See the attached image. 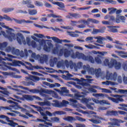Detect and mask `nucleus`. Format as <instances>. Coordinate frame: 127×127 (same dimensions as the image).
Instances as JSON below:
<instances>
[{
	"label": "nucleus",
	"instance_id": "f257e3e1",
	"mask_svg": "<svg viewBox=\"0 0 127 127\" xmlns=\"http://www.w3.org/2000/svg\"><path fill=\"white\" fill-rule=\"evenodd\" d=\"M12 64L13 66H18L19 67H20V66H24L29 71H33L34 69H36L37 70H38V69H43L42 67L39 65H32L31 63L27 62L24 63L20 61H14L12 62Z\"/></svg>",
	"mask_w": 127,
	"mask_h": 127
},
{
	"label": "nucleus",
	"instance_id": "f03ea898",
	"mask_svg": "<svg viewBox=\"0 0 127 127\" xmlns=\"http://www.w3.org/2000/svg\"><path fill=\"white\" fill-rule=\"evenodd\" d=\"M93 96H94V97H96V98H98V97H101V98H105V97H106V98H107L108 100L112 101L113 103H115V104H119L120 102H124V99L122 98V96L121 95H119L118 94H116V95L111 94V97H113L114 98L109 97V95L107 94H104L103 93L93 94ZM114 98H117L116 99Z\"/></svg>",
	"mask_w": 127,
	"mask_h": 127
},
{
	"label": "nucleus",
	"instance_id": "7ed1b4c3",
	"mask_svg": "<svg viewBox=\"0 0 127 127\" xmlns=\"http://www.w3.org/2000/svg\"><path fill=\"white\" fill-rule=\"evenodd\" d=\"M3 19H5L6 20H7V21H12V20H14L16 23H17V24H22V23H31V22H32V21H31L25 20L24 19L18 20L14 18H12V19H11L10 17L6 15H4V17L0 15V21H2Z\"/></svg>",
	"mask_w": 127,
	"mask_h": 127
},
{
	"label": "nucleus",
	"instance_id": "20e7f679",
	"mask_svg": "<svg viewBox=\"0 0 127 127\" xmlns=\"http://www.w3.org/2000/svg\"><path fill=\"white\" fill-rule=\"evenodd\" d=\"M57 65L58 68H63L65 65L66 68H69V67H70L71 69H73L76 64L73 63L72 61L68 62V60H66L64 62L63 60L58 62Z\"/></svg>",
	"mask_w": 127,
	"mask_h": 127
},
{
	"label": "nucleus",
	"instance_id": "39448f33",
	"mask_svg": "<svg viewBox=\"0 0 127 127\" xmlns=\"http://www.w3.org/2000/svg\"><path fill=\"white\" fill-rule=\"evenodd\" d=\"M89 22H92V23H94L95 24H98L100 23V21L98 20H96L95 19L88 18L87 20L86 21L85 20H81L78 21L79 23H83V24L77 25L76 26L78 28H85L86 27V24H90Z\"/></svg>",
	"mask_w": 127,
	"mask_h": 127
},
{
	"label": "nucleus",
	"instance_id": "423d86ee",
	"mask_svg": "<svg viewBox=\"0 0 127 127\" xmlns=\"http://www.w3.org/2000/svg\"><path fill=\"white\" fill-rule=\"evenodd\" d=\"M76 57H78V59H82L83 60H85V61H89L90 63H95V60L93 57L89 56H86L84 54L78 53L76 54Z\"/></svg>",
	"mask_w": 127,
	"mask_h": 127
},
{
	"label": "nucleus",
	"instance_id": "0eeeda50",
	"mask_svg": "<svg viewBox=\"0 0 127 127\" xmlns=\"http://www.w3.org/2000/svg\"><path fill=\"white\" fill-rule=\"evenodd\" d=\"M20 87L23 90H26V91H28L30 93L32 94H43V93H46L45 90L43 88H41L40 90L38 89H29V88L24 87L23 86H20Z\"/></svg>",
	"mask_w": 127,
	"mask_h": 127
},
{
	"label": "nucleus",
	"instance_id": "6e6552de",
	"mask_svg": "<svg viewBox=\"0 0 127 127\" xmlns=\"http://www.w3.org/2000/svg\"><path fill=\"white\" fill-rule=\"evenodd\" d=\"M119 114H120V115H126L127 114V112L121 110L118 111L114 110L108 111L107 112V116H114V117L119 116Z\"/></svg>",
	"mask_w": 127,
	"mask_h": 127
},
{
	"label": "nucleus",
	"instance_id": "1a4fd4ad",
	"mask_svg": "<svg viewBox=\"0 0 127 127\" xmlns=\"http://www.w3.org/2000/svg\"><path fill=\"white\" fill-rule=\"evenodd\" d=\"M118 77V74L117 72H114L113 74L112 73H110L109 71H107L105 78L107 80H114L116 81L117 80V77Z\"/></svg>",
	"mask_w": 127,
	"mask_h": 127
},
{
	"label": "nucleus",
	"instance_id": "9d476101",
	"mask_svg": "<svg viewBox=\"0 0 127 127\" xmlns=\"http://www.w3.org/2000/svg\"><path fill=\"white\" fill-rule=\"evenodd\" d=\"M34 26L36 27H38V28H40L41 29H43V28H46V29H52V30H54V31H56L57 32L58 31H62V30H61L60 28H54L53 27H51L50 28L45 26H41L40 25H38L37 24H34Z\"/></svg>",
	"mask_w": 127,
	"mask_h": 127
},
{
	"label": "nucleus",
	"instance_id": "9b49d317",
	"mask_svg": "<svg viewBox=\"0 0 127 127\" xmlns=\"http://www.w3.org/2000/svg\"><path fill=\"white\" fill-rule=\"evenodd\" d=\"M37 60H39L41 64H44L45 62L48 61V56L44 55L42 56L40 55H37Z\"/></svg>",
	"mask_w": 127,
	"mask_h": 127
},
{
	"label": "nucleus",
	"instance_id": "f8f14e48",
	"mask_svg": "<svg viewBox=\"0 0 127 127\" xmlns=\"http://www.w3.org/2000/svg\"><path fill=\"white\" fill-rule=\"evenodd\" d=\"M22 3L24 5H27V7H28V8H34V7H35L34 5L32 4V1H31V0H23Z\"/></svg>",
	"mask_w": 127,
	"mask_h": 127
},
{
	"label": "nucleus",
	"instance_id": "ddd939ff",
	"mask_svg": "<svg viewBox=\"0 0 127 127\" xmlns=\"http://www.w3.org/2000/svg\"><path fill=\"white\" fill-rule=\"evenodd\" d=\"M112 64L111 68H113V67L115 66V68L116 69V70L121 69V67H122V64H121L120 62H118L116 60L113 59V61L112 62Z\"/></svg>",
	"mask_w": 127,
	"mask_h": 127
},
{
	"label": "nucleus",
	"instance_id": "4468645a",
	"mask_svg": "<svg viewBox=\"0 0 127 127\" xmlns=\"http://www.w3.org/2000/svg\"><path fill=\"white\" fill-rule=\"evenodd\" d=\"M80 18L81 17V15L76 13H68V15L66 16V18H68L69 19H72V18Z\"/></svg>",
	"mask_w": 127,
	"mask_h": 127
},
{
	"label": "nucleus",
	"instance_id": "2eb2a0df",
	"mask_svg": "<svg viewBox=\"0 0 127 127\" xmlns=\"http://www.w3.org/2000/svg\"><path fill=\"white\" fill-rule=\"evenodd\" d=\"M52 40H54L57 43H62V42H64L65 43H70L71 41L68 40H60L56 37H52Z\"/></svg>",
	"mask_w": 127,
	"mask_h": 127
},
{
	"label": "nucleus",
	"instance_id": "dca6fc26",
	"mask_svg": "<svg viewBox=\"0 0 127 127\" xmlns=\"http://www.w3.org/2000/svg\"><path fill=\"white\" fill-rule=\"evenodd\" d=\"M63 90L61 91V94L62 96H66L67 97H71V98H73V94H68L69 93V90L66 89L65 87H62Z\"/></svg>",
	"mask_w": 127,
	"mask_h": 127
},
{
	"label": "nucleus",
	"instance_id": "f3484780",
	"mask_svg": "<svg viewBox=\"0 0 127 127\" xmlns=\"http://www.w3.org/2000/svg\"><path fill=\"white\" fill-rule=\"evenodd\" d=\"M106 30V27L103 26L101 27V28L98 29H93V33L94 34H98V33H104Z\"/></svg>",
	"mask_w": 127,
	"mask_h": 127
},
{
	"label": "nucleus",
	"instance_id": "a211bd4d",
	"mask_svg": "<svg viewBox=\"0 0 127 127\" xmlns=\"http://www.w3.org/2000/svg\"><path fill=\"white\" fill-rule=\"evenodd\" d=\"M22 99L26 100V101H28L29 102H31L34 100V96L25 94L23 95Z\"/></svg>",
	"mask_w": 127,
	"mask_h": 127
},
{
	"label": "nucleus",
	"instance_id": "6ab92c4d",
	"mask_svg": "<svg viewBox=\"0 0 127 127\" xmlns=\"http://www.w3.org/2000/svg\"><path fill=\"white\" fill-rule=\"evenodd\" d=\"M125 20H126V17H125V16H121L120 15H117L116 16V22L117 23H120L121 21L125 22Z\"/></svg>",
	"mask_w": 127,
	"mask_h": 127
},
{
	"label": "nucleus",
	"instance_id": "aec40b11",
	"mask_svg": "<svg viewBox=\"0 0 127 127\" xmlns=\"http://www.w3.org/2000/svg\"><path fill=\"white\" fill-rule=\"evenodd\" d=\"M0 100L3 102H7L8 104H14L15 106H18V103L13 101L12 100H7L3 97L0 96Z\"/></svg>",
	"mask_w": 127,
	"mask_h": 127
},
{
	"label": "nucleus",
	"instance_id": "412c9836",
	"mask_svg": "<svg viewBox=\"0 0 127 127\" xmlns=\"http://www.w3.org/2000/svg\"><path fill=\"white\" fill-rule=\"evenodd\" d=\"M16 39L19 44H22V41H23V39H24V37H23V35H22V34L19 33Z\"/></svg>",
	"mask_w": 127,
	"mask_h": 127
},
{
	"label": "nucleus",
	"instance_id": "4be33fe9",
	"mask_svg": "<svg viewBox=\"0 0 127 127\" xmlns=\"http://www.w3.org/2000/svg\"><path fill=\"white\" fill-rule=\"evenodd\" d=\"M53 4H56L59 6L60 8H58L60 10H62L63 8H65V5H64V3L62 2H54Z\"/></svg>",
	"mask_w": 127,
	"mask_h": 127
},
{
	"label": "nucleus",
	"instance_id": "5701e85b",
	"mask_svg": "<svg viewBox=\"0 0 127 127\" xmlns=\"http://www.w3.org/2000/svg\"><path fill=\"white\" fill-rule=\"evenodd\" d=\"M108 27L110 29V32H112L113 33H117V32H118V30L116 28L117 27L119 28V26H108Z\"/></svg>",
	"mask_w": 127,
	"mask_h": 127
},
{
	"label": "nucleus",
	"instance_id": "b1692460",
	"mask_svg": "<svg viewBox=\"0 0 127 127\" xmlns=\"http://www.w3.org/2000/svg\"><path fill=\"white\" fill-rule=\"evenodd\" d=\"M112 61H114V59H112L110 61V62L109 59H105V61H104V64L105 66H108L109 68H112Z\"/></svg>",
	"mask_w": 127,
	"mask_h": 127
},
{
	"label": "nucleus",
	"instance_id": "393cba45",
	"mask_svg": "<svg viewBox=\"0 0 127 127\" xmlns=\"http://www.w3.org/2000/svg\"><path fill=\"white\" fill-rule=\"evenodd\" d=\"M48 46L46 45H45L44 46V50L45 51H46V52H50V49H51V47H52L53 45L52 43H48Z\"/></svg>",
	"mask_w": 127,
	"mask_h": 127
},
{
	"label": "nucleus",
	"instance_id": "a878e982",
	"mask_svg": "<svg viewBox=\"0 0 127 127\" xmlns=\"http://www.w3.org/2000/svg\"><path fill=\"white\" fill-rule=\"evenodd\" d=\"M57 62H58V59L57 58H54L53 59H51L50 62V66L51 67H54V65Z\"/></svg>",
	"mask_w": 127,
	"mask_h": 127
},
{
	"label": "nucleus",
	"instance_id": "bb28decb",
	"mask_svg": "<svg viewBox=\"0 0 127 127\" xmlns=\"http://www.w3.org/2000/svg\"><path fill=\"white\" fill-rule=\"evenodd\" d=\"M53 102L54 103L52 104L53 107H55L56 108H61V103H59L58 100H53Z\"/></svg>",
	"mask_w": 127,
	"mask_h": 127
},
{
	"label": "nucleus",
	"instance_id": "cd10ccee",
	"mask_svg": "<svg viewBox=\"0 0 127 127\" xmlns=\"http://www.w3.org/2000/svg\"><path fill=\"white\" fill-rule=\"evenodd\" d=\"M64 57H69V56H71V51H69L67 49H64Z\"/></svg>",
	"mask_w": 127,
	"mask_h": 127
},
{
	"label": "nucleus",
	"instance_id": "c85d7f7f",
	"mask_svg": "<svg viewBox=\"0 0 127 127\" xmlns=\"http://www.w3.org/2000/svg\"><path fill=\"white\" fill-rule=\"evenodd\" d=\"M22 84L26 87H28L29 86H34V85H35L32 81H23Z\"/></svg>",
	"mask_w": 127,
	"mask_h": 127
},
{
	"label": "nucleus",
	"instance_id": "c756f323",
	"mask_svg": "<svg viewBox=\"0 0 127 127\" xmlns=\"http://www.w3.org/2000/svg\"><path fill=\"white\" fill-rule=\"evenodd\" d=\"M37 122H40L41 123H44L45 125H47V126H50V127H52V124L50 123L49 122H46V121H45L43 119H37L36 121Z\"/></svg>",
	"mask_w": 127,
	"mask_h": 127
},
{
	"label": "nucleus",
	"instance_id": "7c9ffc66",
	"mask_svg": "<svg viewBox=\"0 0 127 127\" xmlns=\"http://www.w3.org/2000/svg\"><path fill=\"white\" fill-rule=\"evenodd\" d=\"M64 121L66 122H69V123H72L73 121H75V118L72 116H67L64 118Z\"/></svg>",
	"mask_w": 127,
	"mask_h": 127
},
{
	"label": "nucleus",
	"instance_id": "2f4dec72",
	"mask_svg": "<svg viewBox=\"0 0 127 127\" xmlns=\"http://www.w3.org/2000/svg\"><path fill=\"white\" fill-rule=\"evenodd\" d=\"M47 17H53V18H61L62 16L60 15H56L54 13H50L47 15Z\"/></svg>",
	"mask_w": 127,
	"mask_h": 127
},
{
	"label": "nucleus",
	"instance_id": "473e14b6",
	"mask_svg": "<svg viewBox=\"0 0 127 127\" xmlns=\"http://www.w3.org/2000/svg\"><path fill=\"white\" fill-rule=\"evenodd\" d=\"M13 10H14V8H3L2 9V11L5 13H8V12H10V11H12Z\"/></svg>",
	"mask_w": 127,
	"mask_h": 127
},
{
	"label": "nucleus",
	"instance_id": "72a5a7b5",
	"mask_svg": "<svg viewBox=\"0 0 127 127\" xmlns=\"http://www.w3.org/2000/svg\"><path fill=\"white\" fill-rule=\"evenodd\" d=\"M102 84H104L105 85H106V86H109V85H111V86H115V85H116V82L110 81H106L102 82Z\"/></svg>",
	"mask_w": 127,
	"mask_h": 127
},
{
	"label": "nucleus",
	"instance_id": "f704fd0d",
	"mask_svg": "<svg viewBox=\"0 0 127 127\" xmlns=\"http://www.w3.org/2000/svg\"><path fill=\"white\" fill-rule=\"evenodd\" d=\"M14 49V48L8 46L5 49V52L7 53H11L12 54Z\"/></svg>",
	"mask_w": 127,
	"mask_h": 127
},
{
	"label": "nucleus",
	"instance_id": "c9c22d12",
	"mask_svg": "<svg viewBox=\"0 0 127 127\" xmlns=\"http://www.w3.org/2000/svg\"><path fill=\"white\" fill-rule=\"evenodd\" d=\"M28 13L30 15H35L37 14V10L36 9H29Z\"/></svg>",
	"mask_w": 127,
	"mask_h": 127
},
{
	"label": "nucleus",
	"instance_id": "e433bc0d",
	"mask_svg": "<svg viewBox=\"0 0 127 127\" xmlns=\"http://www.w3.org/2000/svg\"><path fill=\"white\" fill-rule=\"evenodd\" d=\"M6 32L7 33V34H8V36H7V38L10 41H12V35H14V34H13V33L11 32V31H6Z\"/></svg>",
	"mask_w": 127,
	"mask_h": 127
},
{
	"label": "nucleus",
	"instance_id": "4c0bfd02",
	"mask_svg": "<svg viewBox=\"0 0 127 127\" xmlns=\"http://www.w3.org/2000/svg\"><path fill=\"white\" fill-rule=\"evenodd\" d=\"M87 71L88 72L89 74H91V75H95V69H94L93 67H87Z\"/></svg>",
	"mask_w": 127,
	"mask_h": 127
},
{
	"label": "nucleus",
	"instance_id": "58836bf2",
	"mask_svg": "<svg viewBox=\"0 0 127 127\" xmlns=\"http://www.w3.org/2000/svg\"><path fill=\"white\" fill-rule=\"evenodd\" d=\"M101 72H102L101 68L95 69L94 75H95L97 78H99V77H100V75H101Z\"/></svg>",
	"mask_w": 127,
	"mask_h": 127
},
{
	"label": "nucleus",
	"instance_id": "ea45409f",
	"mask_svg": "<svg viewBox=\"0 0 127 127\" xmlns=\"http://www.w3.org/2000/svg\"><path fill=\"white\" fill-rule=\"evenodd\" d=\"M39 104L42 107H44V106H50V102L49 101H46L43 102H39Z\"/></svg>",
	"mask_w": 127,
	"mask_h": 127
},
{
	"label": "nucleus",
	"instance_id": "a19ab883",
	"mask_svg": "<svg viewBox=\"0 0 127 127\" xmlns=\"http://www.w3.org/2000/svg\"><path fill=\"white\" fill-rule=\"evenodd\" d=\"M89 121L90 122H91V123H93V124H95L96 125L102 124V121L100 120L90 119Z\"/></svg>",
	"mask_w": 127,
	"mask_h": 127
},
{
	"label": "nucleus",
	"instance_id": "79ce46f5",
	"mask_svg": "<svg viewBox=\"0 0 127 127\" xmlns=\"http://www.w3.org/2000/svg\"><path fill=\"white\" fill-rule=\"evenodd\" d=\"M20 51L18 49H15V48H14V50L13 51V53L12 54L13 55H17V56H19Z\"/></svg>",
	"mask_w": 127,
	"mask_h": 127
},
{
	"label": "nucleus",
	"instance_id": "37998d69",
	"mask_svg": "<svg viewBox=\"0 0 127 127\" xmlns=\"http://www.w3.org/2000/svg\"><path fill=\"white\" fill-rule=\"evenodd\" d=\"M51 120L53 123H59L60 122V119L58 117H53Z\"/></svg>",
	"mask_w": 127,
	"mask_h": 127
},
{
	"label": "nucleus",
	"instance_id": "c03bdc74",
	"mask_svg": "<svg viewBox=\"0 0 127 127\" xmlns=\"http://www.w3.org/2000/svg\"><path fill=\"white\" fill-rule=\"evenodd\" d=\"M34 4L36 6H43V3L42 2H40L39 1H35Z\"/></svg>",
	"mask_w": 127,
	"mask_h": 127
},
{
	"label": "nucleus",
	"instance_id": "a18cd8bd",
	"mask_svg": "<svg viewBox=\"0 0 127 127\" xmlns=\"http://www.w3.org/2000/svg\"><path fill=\"white\" fill-rule=\"evenodd\" d=\"M6 46H7V43L6 42L1 43L0 44V49H3V48H5Z\"/></svg>",
	"mask_w": 127,
	"mask_h": 127
},
{
	"label": "nucleus",
	"instance_id": "49530a36",
	"mask_svg": "<svg viewBox=\"0 0 127 127\" xmlns=\"http://www.w3.org/2000/svg\"><path fill=\"white\" fill-rule=\"evenodd\" d=\"M68 104H69L68 101L66 100H63L62 102H61V107H66Z\"/></svg>",
	"mask_w": 127,
	"mask_h": 127
},
{
	"label": "nucleus",
	"instance_id": "de8ad7c7",
	"mask_svg": "<svg viewBox=\"0 0 127 127\" xmlns=\"http://www.w3.org/2000/svg\"><path fill=\"white\" fill-rule=\"evenodd\" d=\"M67 33H69L70 36H71V37H78L79 36V35L75 34L73 32H67Z\"/></svg>",
	"mask_w": 127,
	"mask_h": 127
},
{
	"label": "nucleus",
	"instance_id": "09e8293b",
	"mask_svg": "<svg viewBox=\"0 0 127 127\" xmlns=\"http://www.w3.org/2000/svg\"><path fill=\"white\" fill-rule=\"evenodd\" d=\"M75 98V99H76V100H79L80 98H82L83 97V95H80L79 93H75L74 95H73V97Z\"/></svg>",
	"mask_w": 127,
	"mask_h": 127
},
{
	"label": "nucleus",
	"instance_id": "8fccbe9b",
	"mask_svg": "<svg viewBox=\"0 0 127 127\" xmlns=\"http://www.w3.org/2000/svg\"><path fill=\"white\" fill-rule=\"evenodd\" d=\"M28 52L29 53H32L31 57H32V58L37 59V55H36V54H35V53H32V51L31 50H28Z\"/></svg>",
	"mask_w": 127,
	"mask_h": 127
},
{
	"label": "nucleus",
	"instance_id": "3c124183",
	"mask_svg": "<svg viewBox=\"0 0 127 127\" xmlns=\"http://www.w3.org/2000/svg\"><path fill=\"white\" fill-rule=\"evenodd\" d=\"M83 67V63L82 62H79L77 64L76 66H75V68L77 69H81Z\"/></svg>",
	"mask_w": 127,
	"mask_h": 127
},
{
	"label": "nucleus",
	"instance_id": "603ef678",
	"mask_svg": "<svg viewBox=\"0 0 127 127\" xmlns=\"http://www.w3.org/2000/svg\"><path fill=\"white\" fill-rule=\"evenodd\" d=\"M103 93H108V94H112V91L106 88H101Z\"/></svg>",
	"mask_w": 127,
	"mask_h": 127
},
{
	"label": "nucleus",
	"instance_id": "864d4df0",
	"mask_svg": "<svg viewBox=\"0 0 127 127\" xmlns=\"http://www.w3.org/2000/svg\"><path fill=\"white\" fill-rule=\"evenodd\" d=\"M34 36L38 38H43L44 37V35H42V34L35 33L34 34Z\"/></svg>",
	"mask_w": 127,
	"mask_h": 127
},
{
	"label": "nucleus",
	"instance_id": "5fc2aeb1",
	"mask_svg": "<svg viewBox=\"0 0 127 127\" xmlns=\"http://www.w3.org/2000/svg\"><path fill=\"white\" fill-rule=\"evenodd\" d=\"M95 61L97 64H102V61L101 60V59L99 57H96L95 58Z\"/></svg>",
	"mask_w": 127,
	"mask_h": 127
},
{
	"label": "nucleus",
	"instance_id": "6e6d98bb",
	"mask_svg": "<svg viewBox=\"0 0 127 127\" xmlns=\"http://www.w3.org/2000/svg\"><path fill=\"white\" fill-rule=\"evenodd\" d=\"M54 114L55 115H59L60 116H61V115H65V112H64V111H55L54 112Z\"/></svg>",
	"mask_w": 127,
	"mask_h": 127
},
{
	"label": "nucleus",
	"instance_id": "4d7b16f0",
	"mask_svg": "<svg viewBox=\"0 0 127 127\" xmlns=\"http://www.w3.org/2000/svg\"><path fill=\"white\" fill-rule=\"evenodd\" d=\"M30 45L32 46V47H33V48H36V46H37L36 42L33 40L31 42Z\"/></svg>",
	"mask_w": 127,
	"mask_h": 127
},
{
	"label": "nucleus",
	"instance_id": "13d9d810",
	"mask_svg": "<svg viewBox=\"0 0 127 127\" xmlns=\"http://www.w3.org/2000/svg\"><path fill=\"white\" fill-rule=\"evenodd\" d=\"M104 39V38L102 37V38H98L97 39V40L96 41V42H97V43H100V44H103V40Z\"/></svg>",
	"mask_w": 127,
	"mask_h": 127
},
{
	"label": "nucleus",
	"instance_id": "bf43d9fd",
	"mask_svg": "<svg viewBox=\"0 0 127 127\" xmlns=\"http://www.w3.org/2000/svg\"><path fill=\"white\" fill-rule=\"evenodd\" d=\"M118 92L121 94H127V90L119 89Z\"/></svg>",
	"mask_w": 127,
	"mask_h": 127
},
{
	"label": "nucleus",
	"instance_id": "052dcab7",
	"mask_svg": "<svg viewBox=\"0 0 127 127\" xmlns=\"http://www.w3.org/2000/svg\"><path fill=\"white\" fill-rule=\"evenodd\" d=\"M103 24H105V25H111V23L109 21H102Z\"/></svg>",
	"mask_w": 127,
	"mask_h": 127
},
{
	"label": "nucleus",
	"instance_id": "680f3d73",
	"mask_svg": "<svg viewBox=\"0 0 127 127\" xmlns=\"http://www.w3.org/2000/svg\"><path fill=\"white\" fill-rule=\"evenodd\" d=\"M75 81H77V82H78V83H81L84 82V81H86V79H85L83 78H81L80 79L79 78H76Z\"/></svg>",
	"mask_w": 127,
	"mask_h": 127
},
{
	"label": "nucleus",
	"instance_id": "e2e57ef3",
	"mask_svg": "<svg viewBox=\"0 0 127 127\" xmlns=\"http://www.w3.org/2000/svg\"><path fill=\"white\" fill-rule=\"evenodd\" d=\"M89 8H91V6H87L86 7H79L78 8V9H79V10H85L86 9H89Z\"/></svg>",
	"mask_w": 127,
	"mask_h": 127
},
{
	"label": "nucleus",
	"instance_id": "0e129e2a",
	"mask_svg": "<svg viewBox=\"0 0 127 127\" xmlns=\"http://www.w3.org/2000/svg\"><path fill=\"white\" fill-rule=\"evenodd\" d=\"M0 93H2V94H3V95H5V96H8L9 95V92L7 91H1L0 90Z\"/></svg>",
	"mask_w": 127,
	"mask_h": 127
},
{
	"label": "nucleus",
	"instance_id": "69168bd1",
	"mask_svg": "<svg viewBox=\"0 0 127 127\" xmlns=\"http://www.w3.org/2000/svg\"><path fill=\"white\" fill-rule=\"evenodd\" d=\"M58 52H59V50H58V48H55L53 50V53H54V54H57V53H58Z\"/></svg>",
	"mask_w": 127,
	"mask_h": 127
},
{
	"label": "nucleus",
	"instance_id": "338daca9",
	"mask_svg": "<svg viewBox=\"0 0 127 127\" xmlns=\"http://www.w3.org/2000/svg\"><path fill=\"white\" fill-rule=\"evenodd\" d=\"M113 43H116V44H119L121 46H123L124 44L120 43V41L116 40L115 42H113Z\"/></svg>",
	"mask_w": 127,
	"mask_h": 127
},
{
	"label": "nucleus",
	"instance_id": "774afa93",
	"mask_svg": "<svg viewBox=\"0 0 127 127\" xmlns=\"http://www.w3.org/2000/svg\"><path fill=\"white\" fill-rule=\"evenodd\" d=\"M36 109H37L38 112H40V113L43 111V109L41 107L36 106Z\"/></svg>",
	"mask_w": 127,
	"mask_h": 127
}]
</instances>
